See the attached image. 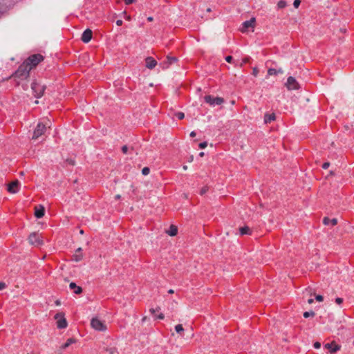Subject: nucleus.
Wrapping results in <instances>:
<instances>
[{"mask_svg": "<svg viewBox=\"0 0 354 354\" xmlns=\"http://www.w3.org/2000/svg\"><path fill=\"white\" fill-rule=\"evenodd\" d=\"M190 136H191L192 138L195 137V136H196V132H195V131H192V132L190 133Z\"/></svg>", "mask_w": 354, "mask_h": 354, "instance_id": "09e8293b", "label": "nucleus"}, {"mask_svg": "<svg viewBox=\"0 0 354 354\" xmlns=\"http://www.w3.org/2000/svg\"><path fill=\"white\" fill-rule=\"evenodd\" d=\"M145 321H146V317L142 318V322H145Z\"/></svg>", "mask_w": 354, "mask_h": 354, "instance_id": "13d9d810", "label": "nucleus"}, {"mask_svg": "<svg viewBox=\"0 0 354 354\" xmlns=\"http://www.w3.org/2000/svg\"><path fill=\"white\" fill-rule=\"evenodd\" d=\"M136 0H124L126 4L129 5L133 3Z\"/></svg>", "mask_w": 354, "mask_h": 354, "instance_id": "a18cd8bd", "label": "nucleus"}, {"mask_svg": "<svg viewBox=\"0 0 354 354\" xmlns=\"http://www.w3.org/2000/svg\"><path fill=\"white\" fill-rule=\"evenodd\" d=\"M128 151H129V148L127 146L124 145L122 147V151L123 152V153H124V154L127 153Z\"/></svg>", "mask_w": 354, "mask_h": 354, "instance_id": "72a5a7b5", "label": "nucleus"}, {"mask_svg": "<svg viewBox=\"0 0 354 354\" xmlns=\"http://www.w3.org/2000/svg\"><path fill=\"white\" fill-rule=\"evenodd\" d=\"M167 59L169 63L170 64V65L177 61V58L176 57L167 56Z\"/></svg>", "mask_w": 354, "mask_h": 354, "instance_id": "cd10ccee", "label": "nucleus"}, {"mask_svg": "<svg viewBox=\"0 0 354 354\" xmlns=\"http://www.w3.org/2000/svg\"><path fill=\"white\" fill-rule=\"evenodd\" d=\"M283 73V70L281 68H279V70H277V74L278 73Z\"/></svg>", "mask_w": 354, "mask_h": 354, "instance_id": "3c124183", "label": "nucleus"}, {"mask_svg": "<svg viewBox=\"0 0 354 354\" xmlns=\"http://www.w3.org/2000/svg\"><path fill=\"white\" fill-rule=\"evenodd\" d=\"M286 86L289 90H296L299 88V84L293 77H289L287 80Z\"/></svg>", "mask_w": 354, "mask_h": 354, "instance_id": "1a4fd4ad", "label": "nucleus"}, {"mask_svg": "<svg viewBox=\"0 0 354 354\" xmlns=\"http://www.w3.org/2000/svg\"><path fill=\"white\" fill-rule=\"evenodd\" d=\"M159 309H160L159 308H156V309L151 308V309L149 310V311H150V313H151L152 315H155V313H156V311H158Z\"/></svg>", "mask_w": 354, "mask_h": 354, "instance_id": "a19ab883", "label": "nucleus"}, {"mask_svg": "<svg viewBox=\"0 0 354 354\" xmlns=\"http://www.w3.org/2000/svg\"><path fill=\"white\" fill-rule=\"evenodd\" d=\"M44 57L40 54H35L29 56L24 62L27 64V66H32V68L35 67L39 63L43 61Z\"/></svg>", "mask_w": 354, "mask_h": 354, "instance_id": "20e7f679", "label": "nucleus"}, {"mask_svg": "<svg viewBox=\"0 0 354 354\" xmlns=\"http://www.w3.org/2000/svg\"><path fill=\"white\" fill-rule=\"evenodd\" d=\"M166 232L171 236H176L178 233V227L174 225H171L169 229Z\"/></svg>", "mask_w": 354, "mask_h": 354, "instance_id": "6ab92c4d", "label": "nucleus"}, {"mask_svg": "<svg viewBox=\"0 0 354 354\" xmlns=\"http://www.w3.org/2000/svg\"><path fill=\"white\" fill-rule=\"evenodd\" d=\"M75 342V339L73 338H69L67 339L66 342L62 345V348H68L71 344Z\"/></svg>", "mask_w": 354, "mask_h": 354, "instance_id": "5701e85b", "label": "nucleus"}, {"mask_svg": "<svg viewBox=\"0 0 354 354\" xmlns=\"http://www.w3.org/2000/svg\"><path fill=\"white\" fill-rule=\"evenodd\" d=\"M324 347L329 350L330 353L332 354L336 353L340 348L339 346L333 343H327L324 345Z\"/></svg>", "mask_w": 354, "mask_h": 354, "instance_id": "ddd939ff", "label": "nucleus"}, {"mask_svg": "<svg viewBox=\"0 0 354 354\" xmlns=\"http://www.w3.org/2000/svg\"><path fill=\"white\" fill-rule=\"evenodd\" d=\"M153 20V18L152 17H147V21H152Z\"/></svg>", "mask_w": 354, "mask_h": 354, "instance_id": "8fccbe9b", "label": "nucleus"}, {"mask_svg": "<svg viewBox=\"0 0 354 354\" xmlns=\"http://www.w3.org/2000/svg\"><path fill=\"white\" fill-rule=\"evenodd\" d=\"M80 233L83 234L84 233L83 230H80Z\"/></svg>", "mask_w": 354, "mask_h": 354, "instance_id": "bf43d9fd", "label": "nucleus"}, {"mask_svg": "<svg viewBox=\"0 0 354 354\" xmlns=\"http://www.w3.org/2000/svg\"><path fill=\"white\" fill-rule=\"evenodd\" d=\"M55 304H56L57 306L59 305V304H60V301H59V300H57V301H55Z\"/></svg>", "mask_w": 354, "mask_h": 354, "instance_id": "864d4df0", "label": "nucleus"}, {"mask_svg": "<svg viewBox=\"0 0 354 354\" xmlns=\"http://www.w3.org/2000/svg\"><path fill=\"white\" fill-rule=\"evenodd\" d=\"M160 66L162 68V69H166V68H169V66H170V64L169 63V62L167 59L165 61H164L163 62H162L160 64Z\"/></svg>", "mask_w": 354, "mask_h": 354, "instance_id": "b1692460", "label": "nucleus"}, {"mask_svg": "<svg viewBox=\"0 0 354 354\" xmlns=\"http://www.w3.org/2000/svg\"><path fill=\"white\" fill-rule=\"evenodd\" d=\"M286 6V2L283 0H281L277 3V7L280 9L283 8Z\"/></svg>", "mask_w": 354, "mask_h": 354, "instance_id": "393cba45", "label": "nucleus"}, {"mask_svg": "<svg viewBox=\"0 0 354 354\" xmlns=\"http://www.w3.org/2000/svg\"><path fill=\"white\" fill-rule=\"evenodd\" d=\"M208 191V187H203L200 192L201 195L205 194Z\"/></svg>", "mask_w": 354, "mask_h": 354, "instance_id": "2f4dec72", "label": "nucleus"}, {"mask_svg": "<svg viewBox=\"0 0 354 354\" xmlns=\"http://www.w3.org/2000/svg\"><path fill=\"white\" fill-rule=\"evenodd\" d=\"M232 59H233V57H232V56H230V55L227 56V57H225V60H226V62H229V63H231V62H232Z\"/></svg>", "mask_w": 354, "mask_h": 354, "instance_id": "4c0bfd02", "label": "nucleus"}, {"mask_svg": "<svg viewBox=\"0 0 354 354\" xmlns=\"http://www.w3.org/2000/svg\"><path fill=\"white\" fill-rule=\"evenodd\" d=\"M20 187V183L19 180H16L15 181L11 182L8 186V191L10 193L15 194L17 193Z\"/></svg>", "mask_w": 354, "mask_h": 354, "instance_id": "9d476101", "label": "nucleus"}, {"mask_svg": "<svg viewBox=\"0 0 354 354\" xmlns=\"http://www.w3.org/2000/svg\"><path fill=\"white\" fill-rule=\"evenodd\" d=\"M207 142H201V143L199 144V147H200L201 149H204V148H205V147H207Z\"/></svg>", "mask_w": 354, "mask_h": 354, "instance_id": "c9c22d12", "label": "nucleus"}, {"mask_svg": "<svg viewBox=\"0 0 354 354\" xmlns=\"http://www.w3.org/2000/svg\"><path fill=\"white\" fill-rule=\"evenodd\" d=\"M46 130V125L44 124L42 122H39L34 131L33 135H32V139L35 140L37 139L39 137L44 134L45 131Z\"/></svg>", "mask_w": 354, "mask_h": 354, "instance_id": "423d86ee", "label": "nucleus"}, {"mask_svg": "<svg viewBox=\"0 0 354 354\" xmlns=\"http://www.w3.org/2000/svg\"><path fill=\"white\" fill-rule=\"evenodd\" d=\"M115 198L118 199V198H120V195H117V196H115Z\"/></svg>", "mask_w": 354, "mask_h": 354, "instance_id": "4d7b16f0", "label": "nucleus"}, {"mask_svg": "<svg viewBox=\"0 0 354 354\" xmlns=\"http://www.w3.org/2000/svg\"><path fill=\"white\" fill-rule=\"evenodd\" d=\"M28 242L30 245L39 247L43 245V239L41 234L37 232L31 233L28 236Z\"/></svg>", "mask_w": 354, "mask_h": 354, "instance_id": "7ed1b4c3", "label": "nucleus"}, {"mask_svg": "<svg viewBox=\"0 0 354 354\" xmlns=\"http://www.w3.org/2000/svg\"><path fill=\"white\" fill-rule=\"evenodd\" d=\"M175 115L178 120H183L185 118V114L183 112H177Z\"/></svg>", "mask_w": 354, "mask_h": 354, "instance_id": "c85d7f7f", "label": "nucleus"}, {"mask_svg": "<svg viewBox=\"0 0 354 354\" xmlns=\"http://www.w3.org/2000/svg\"><path fill=\"white\" fill-rule=\"evenodd\" d=\"M92 35H93V32H92L91 30H90V29L85 30L83 32L82 37H81L82 41L84 43L89 42L92 39Z\"/></svg>", "mask_w": 354, "mask_h": 354, "instance_id": "9b49d317", "label": "nucleus"}, {"mask_svg": "<svg viewBox=\"0 0 354 354\" xmlns=\"http://www.w3.org/2000/svg\"><path fill=\"white\" fill-rule=\"evenodd\" d=\"M301 3V0H295L293 3V6L295 8H297Z\"/></svg>", "mask_w": 354, "mask_h": 354, "instance_id": "473e14b6", "label": "nucleus"}, {"mask_svg": "<svg viewBox=\"0 0 354 354\" xmlns=\"http://www.w3.org/2000/svg\"><path fill=\"white\" fill-rule=\"evenodd\" d=\"M276 118L275 114L272 113H266L264 116V122L265 123H270L272 121H274Z\"/></svg>", "mask_w": 354, "mask_h": 354, "instance_id": "aec40b11", "label": "nucleus"}, {"mask_svg": "<svg viewBox=\"0 0 354 354\" xmlns=\"http://www.w3.org/2000/svg\"><path fill=\"white\" fill-rule=\"evenodd\" d=\"M55 318L57 319V326L58 328L63 329L67 327V322L63 315L56 314Z\"/></svg>", "mask_w": 354, "mask_h": 354, "instance_id": "6e6552de", "label": "nucleus"}, {"mask_svg": "<svg viewBox=\"0 0 354 354\" xmlns=\"http://www.w3.org/2000/svg\"><path fill=\"white\" fill-rule=\"evenodd\" d=\"M330 165L329 162H324L322 165V167L325 169H328Z\"/></svg>", "mask_w": 354, "mask_h": 354, "instance_id": "37998d69", "label": "nucleus"}, {"mask_svg": "<svg viewBox=\"0 0 354 354\" xmlns=\"http://www.w3.org/2000/svg\"><path fill=\"white\" fill-rule=\"evenodd\" d=\"M323 223L324 225H332V226H335L337 225V218H329L328 217H324V219H323Z\"/></svg>", "mask_w": 354, "mask_h": 354, "instance_id": "f3484780", "label": "nucleus"}, {"mask_svg": "<svg viewBox=\"0 0 354 354\" xmlns=\"http://www.w3.org/2000/svg\"><path fill=\"white\" fill-rule=\"evenodd\" d=\"M31 88L32 90L33 94L35 97L37 98L41 97L44 93L46 89V86L44 84H41L39 82L37 81H34L31 84Z\"/></svg>", "mask_w": 354, "mask_h": 354, "instance_id": "f03ea898", "label": "nucleus"}, {"mask_svg": "<svg viewBox=\"0 0 354 354\" xmlns=\"http://www.w3.org/2000/svg\"><path fill=\"white\" fill-rule=\"evenodd\" d=\"M314 347L315 348H319L321 347V344L318 342H316L315 344H314Z\"/></svg>", "mask_w": 354, "mask_h": 354, "instance_id": "c03bdc74", "label": "nucleus"}, {"mask_svg": "<svg viewBox=\"0 0 354 354\" xmlns=\"http://www.w3.org/2000/svg\"><path fill=\"white\" fill-rule=\"evenodd\" d=\"M109 354H117L116 349L115 348H109L106 350Z\"/></svg>", "mask_w": 354, "mask_h": 354, "instance_id": "7c9ffc66", "label": "nucleus"}, {"mask_svg": "<svg viewBox=\"0 0 354 354\" xmlns=\"http://www.w3.org/2000/svg\"><path fill=\"white\" fill-rule=\"evenodd\" d=\"M32 69V66H27L24 62L19 66L18 69L12 75L15 80H26L29 77L30 71Z\"/></svg>", "mask_w": 354, "mask_h": 354, "instance_id": "f257e3e1", "label": "nucleus"}, {"mask_svg": "<svg viewBox=\"0 0 354 354\" xmlns=\"http://www.w3.org/2000/svg\"><path fill=\"white\" fill-rule=\"evenodd\" d=\"M205 102L212 106H215L221 104L224 100L222 97H214L211 95H206L205 96Z\"/></svg>", "mask_w": 354, "mask_h": 354, "instance_id": "0eeeda50", "label": "nucleus"}, {"mask_svg": "<svg viewBox=\"0 0 354 354\" xmlns=\"http://www.w3.org/2000/svg\"><path fill=\"white\" fill-rule=\"evenodd\" d=\"M239 232L241 235H250L252 233V230L249 227L244 226L239 228Z\"/></svg>", "mask_w": 354, "mask_h": 354, "instance_id": "412c9836", "label": "nucleus"}, {"mask_svg": "<svg viewBox=\"0 0 354 354\" xmlns=\"http://www.w3.org/2000/svg\"><path fill=\"white\" fill-rule=\"evenodd\" d=\"M315 315V313L313 311L305 312L304 313V317L305 318H308L309 317H314Z\"/></svg>", "mask_w": 354, "mask_h": 354, "instance_id": "bb28decb", "label": "nucleus"}, {"mask_svg": "<svg viewBox=\"0 0 354 354\" xmlns=\"http://www.w3.org/2000/svg\"><path fill=\"white\" fill-rule=\"evenodd\" d=\"M258 73H259V70H258V68H256V67H255V68H253V70H252V75H253L254 76L257 77V75H258Z\"/></svg>", "mask_w": 354, "mask_h": 354, "instance_id": "f704fd0d", "label": "nucleus"}, {"mask_svg": "<svg viewBox=\"0 0 354 354\" xmlns=\"http://www.w3.org/2000/svg\"><path fill=\"white\" fill-rule=\"evenodd\" d=\"M199 155H200V156H203L204 155V153H203V152H201V153H200V154H199Z\"/></svg>", "mask_w": 354, "mask_h": 354, "instance_id": "6e6d98bb", "label": "nucleus"}, {"mask_svg": "<svg viewBox=\"0 0 354 354\" xmlns=\"http://www.w3.org/2000/svg\"><path fill=\"white\" fill-rule=\"evenodd\" d=\"M175 330L176 331L177 333H178L180 336H183V332H184V328L183 327V325L182 324H178L175 326Z\"/></svg>", "mask_w": 354, "mask_h": 354, "instance_id": "4be33fe9", "label": "nucleus"}, {"mask_svg": "<svg viewBox=\"0 0 354 354\" xmlns=\"http://www.w3.org/2000/svg\"><path fill=\"white\" fill-rule=\"evenodd\" d=\"M250 59V57H245V58H244V59H243V63L249 62Z\"/></svg>", "mask_w": 354, "mask_h": 354, "instance_id": "de8ad7c7", "label": "nucleus"}, {"mask_svg": "<svg viewBox=\"0 0 354 354\" xmlns=\"http://www.w3.org/2000/svg\"><path fill=\"white\" fill-rule=\"evenodd\" d=\"M254 23H255V19L254 18L248 20V21H245L243 23V27L241 28V31L242 32H245L248 30V29L249 28H252L254 27Z\"/></svg>", "mask_w": 354, "mask_h": 354, "instance_id": "f8f14e48", "label": "nucleus"}, {"mask_svg": "<svg viewBox=\"0 0 354 354\" xmlns=\"http://www.w3.org/2000/svg\"><path fill=\"white\" fill-rule=\"evenodd\" d=\"M168 292H169V293H170V294L174 293V290H169L168 291Z\"/></svg>", "mask_w": 354, "mask_h": 354, "instance_id": "5fc2aeb1", "label": "nucleus"}, {"mask_svg": "<svg viewBox=\"0 0 354 354\" xmlns=\"http://www.w3.org/2000/svg\"><path fill=\"white\" fill-rule=\"evenodd\" d=\"M6 287V285L4 282L0 281V290L4 289Z\"/></svg>", "mask_w": 354, "mask_h": 354, "instance_id": "ea45409f", "label": "nucleus"}, {"mask_svg": "<svg viewBox=\"0 0 354 354\" xmlns=\"http://www.w3.org/2000/svg\"><path fill=\"white\" fill-rule=\"evenodd\" d=\"M268 75H277V70L274 68H269L268 71Z\"/></svg>", "mask_w": 354, "mask_h": 354, "instance_id": "a878e982", "label": "nucleus"}, {"mask_svg": "<svg viewBox=\"0 0 354 354\" xmlns=\"http://www.w3.org/2000/svg\"><path fill=\"white\" fill-rule=\"evenodd\" d=\"M83 258V254L82 253V248H79L76 250L75 254L73 255V260L79 262Z\"/></svg>", "mask_w": 354, "mask_h": 354, "instance_id": "2eb2a0df", "label": "nucleus"}, {"mask_svg": "<svg viewBox=\"0 0 354 354\" xmlns=\"http://www.w3.org/2000/svg\"><path fill=\"white\" fill-rule=\"evenodd\" d=\"M44 212H45V209H44V207H42V206L35 207V216L37 218H40L43 217L44 215Z\"/></svg>", "mask_w": 354, "mask_h": 354, "instance_id": "dca6fc26", "label": "nucleus"}, {"mask_svg": "<svg viewBox=\"0 0 354 354\" xmlns=\"http://www.w3.org/2000/svg\"><path fill=\"white\" fill-rule=\"evenodd\" d=\"M91 325L93 328L97 330L104 331L106 329V326L104 322L97 317L91 319Z\"/></svg>", "mask_w": 354, "mask_h": 354, "instance_id": "39448f33", "label": "nucleus"}, {"mask_svg": "<svg viewBox=\"0 0 354 354\" xmlns=\"http://www.w3.org/2000/svg\"><path fill=\"white\" fill-rule=\"evenodd\" d=\"M335 302H336V304L339 305L343 302V299H342L340 297H337L335 299Z\"/></svg>", "mask_w": 354, "mask_h": 354, "instance_id": "e433bc0d", "label": "nucleus"}, {"mask_svg": "<svg viewBox=\"0 0 354 354\" xmlns=\"http://www.w3.org/2000/svg\"><path fill=\"white\" fill-rule=\"evenodd\" d=\"M165 317L164 315L162 313H160L158 316H157V318L159 319H163Z\"/></svg>", "mask_w": 354, "mask_h": 354, "instance_id": "49530a36", "label": "nucleus"}, {"mask_svg": "<svg viewBox=\"0 0 354 354\" xmlns=\"http://www.w3.org/2000/svg\"><path fill=\"white\" fill-rule=\"evenodd\" d=\"M308 302L309 304H312V303H313V299H308Z\"/></svg>", "mask_w": 354, "mask_h": 354, "instance_id": "603ef678", "label": "nucleus"}, {"mask_svg": "<svg viewBox=\"0 0 354 354\" xmlns=\"http://www.w3.org/2000/svg\"><path fill=\"white\" fill-rule=\"evenodd\" d=\"M149 171H150V169L149 167H144L142 170V173L143 175L146 176V175H148L149 174Z\"/></svg>", "mask_w": 354, "mask_h": 354, "instance_id": "c756f323", "label": "nucleus"}, {"mask_svg": "<svg viewBox=\"0 0 354 354\" xmlns=\"http://www.w3.org/2000/svg\"><path fill=\"white\" fill-rule=\"evenodd\" d=\"M146 67L149 69H153L156 65L157 62L152 57H147L145 59Z\"/></svg>", "mask_w": 354, "mask_h": 354, "instance_id": "4468645a", "label": "nucleus"}, {"mask_svg": "<svg viewBox=\"0 0 354 354\" xmlns=\"http://www.w3.org/2000/svg\"><path fill=\"white\" fill-rule=\"evenodd\" d=\"M122 23H123V21H122V20H121V19H118V20L116 21V22H115L116 25H117V26H122Z\"/></svg>", "mask_w": 354, "mask_h": 354, "instance_id": "79ce46f5", "label": "nucleus"}, {"mask_svg": "<svg viewBox=\"0 0 354 354\" xmlns=\"http://www.w3.org/2000/svg\"><path fill=\"white\" fill-rule=\"evenodd\" d=\"M316 300L318 301H322L323 299H324V297L322 295H317L316 297H315Z\"/></svg>", "mask_w": 354, "mask_h": 354, "instance_id": "58836bf2", "label": "nucleus"}, {"mask_svg": "<svg viewBox=\"0 0 354 354\" xmlns=\"http://www.w3.org/2000/svg\"><path fill=\"white\" fill-rule=\"evenodd\" d=\"M69 288L71 290H73L75 294H80L82 292V288L76 285L75 283L71 282L69 284Z\"/></svg>", "mask_w": 354, "mask_h": 354, "instance_id": "a211bd4d", "label": "nucleus"}]
</instances>
